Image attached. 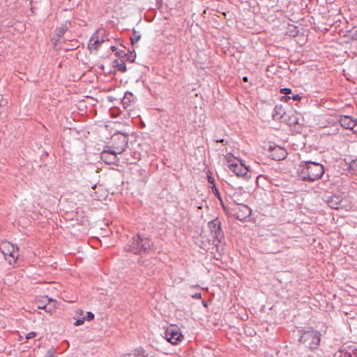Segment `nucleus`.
<instances>
[{"label": "nucleus", "instance_id": "29", "mask_svg": "<svg viewBox=\"0 0 357 357\" xmlns=\"http://www.w3.org/2000/svg\"><path fill=\"white\" fill-rule=\"evenodd\" d=\"M280 93L286 96L291 93V90L289 88H283L280 89Z\"/></svg>", "mask_w": 357, "mask_h": 357}, {"label": "nucleus", "instance_id": "13", "mask_svg": "<svg viewBox=\"0 0 357 357\" xmlns=\"http://www.w3.org/2000/svg\"><path fill=\"white\" fill-rule=\"evenodd\" d=\"M287 152L281 147H276L273 149L272 158L275 160H282L286 158Z\"/></svg>", "mask_w": 357, "mask_h": 357}, {"label": "nucleus", "instance_id": "15", "mask_svg": "<svg viewBox=\"0 0 357 357\" xmlns=\"http://www.w3.org/2000/svg\"><path fill=\"white\" fill-rule=\"evenodd\" d=\"M285 112L282 105H275L273 112V118L274 120H281L283 119Z\"/></svg>", "mask_w": 357, "mask_h": 357}, {"label": "nucleus", "instance_id": "9", "mask_svg": "<svg viewBox=\"0 0 357 357\" xmlns=\"http://www.w3.org/2000/svg\"><path fill=\"white\" fill-rule=\"evenodd\" d=\"M128 137L126 135H117L113 137V148L119 154L123 152L128 146Z\"/></svg>", "mask_w": 357, "mask_h": 357}, {"label": "nucleus", "instance_id": "25", "mask_svg": "<svg viewBox=\"0 0 357 357\" xmlns=\"http://www.w3.org/2000/svg\"><path fill=\"white\" fill-rule=\"evenodd\" d=\"M349 36L353 39L357 40V27H354L349 31Z\"/></svg>", "mask_w": 357, "mask_h": 357}, {"label": "nucleus", "instance_id": "39", "mask_svg": "<svg viewBox=\"0 0 357 357\" xmlns=\"http://www.w3.org/2000/svg\"><path fill=\"white\" fill-rule=\"evenodd\" d=\"M124 52L121 50V51H119L116 53V56H119V57H125L124 56Z\"/></svg>", "mask_w": 357, "mask_h": 357}, {"label": "nucleus", "instance_id": "44", "mask_svg": "<svg viewBox=\"0 0 357 357\" xmlns=\"http://www.w3.org/2000/svg\"><path fill=\"white\" fill-rule=\"evenodd\" d=\"M202 304L204 306L207 307V303L205 301H202Z\"/></svg>", "mask_w": 357, "mask_h": 357}, {"label": "nucleus", "instance_id": "35", "mask_svg": "<svg viewBox=\"0 0 357 357\" xmlns=\"http://www.w3.org/2000/svg\"><path fill=\"white\" fill-rule=\"evenodd\" d=\"M291 123H298V119L295 116H292L290 118Z\"/></svg>", "mask_w": 357, "mask_h": 357}, {"label": "nucleus", "instance_id": "8", "mask_svg": "<svg viewBox=\"0 0 357 357\" xmlns=\"http://www.w3.org/2000/svg\"><path fill=\"white\" fill-rule=\"evenodd\" d=\"M251 213L252 210L245 204H236L231 208V215L241 221L245 220Z\"/></svg>", "mask_w": 357, "mask_h": 357}, {"label": "nucleus", "instance_id": "34", "mask_svg": "<svg viewBox=\"0 0 357 357\" xmlns=\"http://www.w3.org/2000/svg\"><path fill=\"white\" fill-rule=\"evenodd\" d=\"M207 178H208V181L209 183L213 184V185H215L214 184L215 179H214V178L211 175H208V174L207 175Z\"/></svg>", "mask_w": 357, "mask_h": 357}, {"label": "nucleus", "instance_id": "2", "mask_svg": "<svg viewBox=\"0 0 357 357\" xmlns=\"http://www.w3.org/2000/svg\"><path fill=\"white\" fill-rule=\"evenodd\" d=\"M153 246V243L151 240L136 235L128 242L124 250L135 255H142L148 253Z\"/></svg>", "mask_w": 357, "mask_h": 357}, {"label": "nucleus", "instance_id": "14", "mask_svg": "<svg viewBox=\"0 0 357 357\" xmlns=\"http://www.w3.org/2000/svg\"><path fill=\"white\" fill-rule=\"evenodd\" d=\"M54 301L52 298H48L47 296H45L43 298V300H39L37 301V306L39 309H43L46 310L47 312H51L53 307H49L47 308V304H49L51 302H54Z\"/></svg>", "mask_w": 357, "mask_h": 357}, {"label": "nucleus", "instance_id": "4", "mask_svg": "<svg viewBox=\"0 0 357 357\" xmlns=\"http://www.w3.org/2000/svg\"><path fill=\"white\" fill-rule=\"evenodd\" d=\"M0 249L4 257L10 264H14L19 256L18 248L9 242L3 243Z\"/></svg>", "mask_w": 357, "mask_h": 357}, {"label": "nucleus", "instance_id": "41", "mask_svg": "<svg viewBox=\"0 0 357 357\" xmlns=\"http://www.w3.org/2000/svg\"><path fill=\"white\" fill-rule=\"evenodd\" d=\"M76 313H77V314H79V315H83L84 312H83V310H80V309H79V310H77Z\"/></svg>", "mask_w": 357, "mask_h": 357}, {"label": "nucleus", "instance_id": "19", "mask_svg": "<svg viewBox=\"0 0 357 357\" xmlns=\"http://www.w3.org/2000/svg\"><path fill=\"white\" fill-rule=\"evenodd\" d=\"M113 66L121 73H126L127 70L125 61L122 59H114Z\"/></svg>", "mask_w": 357, "mask_h": 357}, {"label": "nucleus", "instance_id": "32", "mask_svg": "<svg viewBox=\"0 0 357 357\" xmlns=\"http://www.w3.org/2000/svg\"><path fill=\"white\" fill-rule=\"evenodd\" d=\"M78 47V42L77 41H75V43L72 45H70V47H66V50H74V49H76Z\"/></svg>", "mask_w": 357, "mask_h": 357}, {"label": "nucleus", "instance_id": "27", "mask_svg": "<svg viewBox=\"0 0 357 357\" xmlns=\"http://www.w3.org/2000/svg\"><path fill=\"white\" fill-rule=\"evenodd\" d=\"M211 189H212V192L215 194V195L219 199H220V194L218 190V188H216L215 185H213L212 187H211Z\"/></svg>", "mask_w": 357, "mask_h": 357}, {"label": "nucleus", "instance_id": "36", "mask_svg": "<svg viewBox=\"0 0 357 357\" xmlns=\"http://www.w3.org/2000/svg\"><path fill=\"white\" fill-rule=\"evenodd\" d=\"M48 356L47 357H52L54 356V349L53 348L49 349L47 351Z\"/></svg>", "mask_w": 357, "mask_h": 357}, {"label": "nucleus", "instance_id": "42", "mask_svg": "<svg viewBox=\"0 0 357 357\" xmlns=\"http://www.w3.org/2000/svg\"><path fill=\"white\" fill-rule=\"evenodd\" d=\"M216 142H220V143H223L224 139H216Z\"/></svg>", "mask_w": 357, "mask_h": 357}, {"label": "nucleus", "instance_id": "22", "mask_svg": "<svg viewBox=\"0 0 357 357\" xmlns=\"http://www.w3.org/2000/svg\"><path fill=\"white\" fill-rule=\"evenodd\" d=\"M338 357H357V353L356 351L351 353L340 350L338 352Z\"/></svg>", "mask_w": 357, "mask_h": 357}, {"label": "nucleus", "instance_id": "24", "mask_svg": "<svg viewBox=\"0 0 357 357\" xmlns=\"http://www.w3.org/2000/svg\"><path fill=\"white\" fill-rule=\"evenodd\" d=\"M124 56L126 58V60L130 61V62H133L136 58V54H133L132 52H128V53H124Z\"/></svg>", "mask_w": 357, "mask_h": 357}, {"label": "nucleus", "instance_id": "31", "mask_svg": "<svg viewBox=\"0 0 357 357\" xmlns=\"http://www.w3.org/2000/svg\"><path fill=\"white\" fill-rule=\"evenodd\" d=\"M84 320H85V318H84V317L77 319L76 321L74 322V326H80V325L83 324L84 322Z\"/></svg>", "mask_w": 357, "mask_h": 357}, {"label": "nucleus", "instance_id": "33", "mask_svg": "<svg viewBox=\"0 0 357 357\" xmlns=\"http://www.w3.org/2000/svg\"><path fill=\"white\" fill-rule=\"evenodd\" d=\"M36 333L35 332H33V331L30 332V333H27V334H26V339H31V338H33V337H34L36 336Z\"/></svg>", "mask_w": 357, "mask_h": 357}, {"label": "nucleus", "instance_id": "18", "mask_svg": "<svg viewBox=\"0 0 357 357\" xmlns=\"http://www.w3.org/2000/svg\"><path fill=\"white\" fill-rule=\"evenodd\" d=\"M103 41L104 40L102 39L99 40L98 36L93 35L88 45L89 48H93L94 50H97L98 47L103 43Z\"/></svg>", "mask_w": 357, "mask_h": 357}, {"label": "nucleus", "instance_id": "6", "mask_svg": "<svg viewBox=\"0 0 357 357\" xmlns=\"http://www.w3.org/2000/svg\"><path fill=\"white\" fill-rule=\"evenodd\" d=\"M208 226L214 241H217L218 243H220L224 239V233L221 228V221L220 219L216 218L209 221Z\"/></svg>", "mask_w": 357, "mask_h": 357}, {"label": "nucleus", "instance_id": "3", "mask_svg": "<svg viewBox=\"0 0 357 357\" xmlns=\"http://www.w3.org/2000/svg\"><path fill=\"white\" fill-rule=\"evenodd\" d=\"M321 334L317 330H308L301 333L299 342L310 349L314 350L318 348L321 342Z\"/></svg>", "mask_w": 357, "mask_h": 357}, {"label": "nucleus", "instance_id": "43", "mask_svg": "<svg viewBox=\"0 0 357 357\" xmlns=\"http://www.w3.org/2000/svg\"><path fill=\"white\" fill-rule=\"evenodd\" d=\"M111 50H112L113 52H114V51H116V47L115 46H112V47H111Z\"/></svg>", "mask_w": 357, "mask_h": 357}, {"label": "nucleus", "instance_id": "1", "mask_svg": "<svg viewBox=\"0 0 357 357\" xmlns=\"http://www.w3.org/2000/svg\"><path fill=\"white\" fill-rule=\"evenodd\" d=\"M325 169L319 162L311 160L301 161L299 164L298 176L301 181L314 182L321 178Z\"/></svg>", "mask_w": 357, "mask_h": 357}, {"label": "nucleus", "instance_id": "5", "mask_svg": "<svg viewBox=\"0 0 357 357\" xmlns=\"http://www.w3.org/2000/svg\"><path fill=\"white\" fill-rule=\"evenodd\" d=\"M327 204L333 209H346L350 206L349 202L346 197H342L340 195H333L326 199Z\"/></svg>", "mask_w": 357, "mask_h": 357}, {"label": "nucleus", "instance_id": "45", "mask_svg": "<svg viewBox=\"0 0 357 357\" xmlns=\"http://www.w3.org/2000/svg\"><path fill=\"white\" fill-rule=\"evenodd\" d=\"M243 80L244 82H247V81H248V77H243Z\"/></svg>", "mask_w": 357, "mask_h": 357}, {"label": "nucleus", "instance_id": "40", "mask_svg": "<svg viewBox=\"0 0 357 357\" xmlns=\"http://www.w3.org/2000/svg\"><path fill=\"white\" fill-rule=\"evenodd\" d=\"M290 99H291V96H284L281 98V100L284 101V102H287Z\"/></svg>", "mask_w": 357, "mask_h": 357}, {"label": "nucleus", "instance_id": "21", "mask_svg": "<svg viewBox=\"0 0 357 357\" xmlns=\"http://www.w3.org/2000/svg\"><path fill=\"white\" fill-rule=\"evenodd\" d=\"M139 350H145V349L143 347H137L135 349H134L132 353L123 354L121 357H142V356L138 355L137 351H139Z\"/></svg>", "mask_w": 357, "mask_h": 357}, {"label": "nucleus", "instance_id": "30", "mask_svg": "<svg viewBox=\"0 0 357 357\" xmlns=\"http://www.w3.org/2000/svg\"><path fill=\"white\" fill-rule=\"evenodd\" d=\"M85 320L91 321L94 319V314L91 312H88L86 313V317H84Z\"/></svg>", "mask_w": 357, "mask_h": 357}, {"label": "nucleus", "instance_id": "37", "mask_svg": "<svg viewBox=\"0 0 357 357\" xmlns=\"http://www.w3.org/2000/svg\"><path fill=\"white\" fill-rule=\"evenodd\" d=\"M192 297L196 299L201 298H202V294L200 292L196 293L193 295H192Z\"/></svg>", "mask_w": 357, "mask_h": 357}, {"label": "nucleus", "instance_id": "7", "mask_svg": "<svg viewBox=\"0 0 357 357\" xmlns=\"http://www.w3.org/2000/svg\"><path fill=\"white\" fill-rule=\"evenodd\" d=\"M166 340L172 344H179L184 338L179 328L176 326H170L165 332Z\"/></svg>", "mask_w": 357, "mask_h": 357}, {"label": "nucleus", "instance_id": "28", "mask_svg": "<svg viewBox=\"0 0 357 357\" xmlns=\"http://www.w3.org/2000/svg\"><path fill=\"white\" fill-rule=\"evenodd\" d=\"M234 158V155L231 154V153H227L226 155H225V159L228 162L229 164L230 163H234L233 162V159Z\"/></svg>", "mask_w": 357, "mask_h": 357}, {"label": "nucleus", "instance_id": "12", "mask_svg": "<svg viewBox=\"0 0 357 357\" xmlns=\"http://www.w3.org/2000/svg\"><path fill=\"white\" fill-rule=\"evenodd\" d=\"M119 154L116 151H106L104 150L101 152L100 158L106 164H116L119 159L116 155Z\"/></svg>", "mask_w": 357, "mask_h": 357}, {"label": "nucleus", "instance_id": "20", "mask_svg": "<svg viewBox=\"0 0 357 357\" xmlns=\"http://www.w3.org/2000/svg\"><path fill=\"white\" fill-rule=\"evenodd\" d=\"M138 355L142 356V357H160V355L153 351H147L145 350H139L138 351Z\"/></svg>", "mask_w": 357, "mask_h": 357}, {"label": "nucleus", "instance_id": "10", "mask_svg": "<svg viewBox=\"0 0 357 357\" xmlns=\"http://www.w3.org/2000/svg\"><path fill=\"white\" fill-rule=\"evenodd\" d=\"M228 168L229 170L232 171L236 176H241L245 178H250V175L248 174V169L243 164H238V163H230L228 165Z\"/></svg>", "mask_w": 357, "mask_h": 357}, {"label": "nucleus", "instance_id": "23", "mask_svg": "<svg viewBox=\"0 0 357 357\" xmlns=\"http://www.w3.org/2000/svg\"><path fill=\"white\" fill-rule=\"evenodd\" d=\"M132 33H133V36L134 37H132L130 38V40H131L132 45H133L135 43H137L139 41V40L141 38V35L135 29H133Z\"/></svg>", "mask_w": 357, "mask_h": 357}, {"label": "nucleus", "instance_id": "16", "mask_svg": "<svg viewBox=\"0 0 357 357\" xmlns=\"http://www.w3.org/2000/svg\"><path fill=\"white\" fill-rule=\"evenodd\" d=\"M70 25V22L66 21L60 26L57 27L55 30L56 34L58 38L62 37L64 33L68 31Z\"/></svg>", "mask_w": 357, "mask_h": 357}, {"label": "nucleus", "instance_id": "26", "mask_svg": "<svg viewBox=\"0 0 357 357\" xmlns=\"http://www.w3.org/2000/svg\"><path fill=\"white\" fill-rule=\"evenodd\" d=\"M350 168L357 174V158L351 162Z\"/></svg>", "mask_w": 357, "mask_h": 357}, {"label": "nucleus", "instance_id": "17", "mask_svg": "<svg viewBox=\"0 0 357 357\" xmlns=\"http://www.w3.org/2000/svg\"><path fill=\"white\" fill-rule=\"evenodd\" d=\"M134 100L135 97L133 94L130 92H126L121 100V103L123 105L124 109H126L130 106V103L133 102Z\"/></svg>", "mask_w": 357, "mask_h": 357}, {"label": "nucleus", "instance_id": "38", "mask_svg": "<svg viewBox=\"0 0 357 357\" xmlns=\"http://www.w3.org/2000/svg\"><path fill=\"white\" fill-rule=\"evenodd\" d=\"M301 98V96L298 94H294L291 97V99H293L294 100H300Z\"/></svg>", "mask_w": 357, "mask_h": 357}, {"label": "nucleus", "instance_id": "11", "mask_svg": "<svg viewBox=\"0 0 357 357\" xmlns=\"http://www.w3.org/2000/svg\"><path fill=\"white\" fill-rule=\"evenodd\" d=\"M340 123L344 129L357 132V120L352 119L350 116H342L340 118Z\"/></svg>", "mask_w": 357, "mask_h": 357}]
</instances>
